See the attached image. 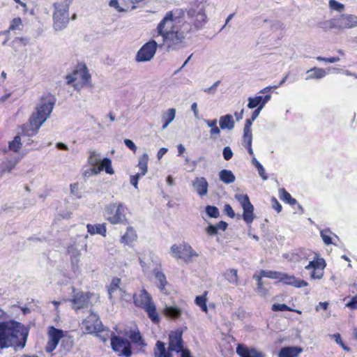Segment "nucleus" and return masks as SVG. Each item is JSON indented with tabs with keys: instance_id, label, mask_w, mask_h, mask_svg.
<instances>
[{
	"instance_id": "f257e3e1",
	"label": "nucleus",
	"mask_w": 357,
	"mask_h": 357,
	"mask_svg": "<svg viewBox=\"0 0 357 357\" xmlns=\"http://www.w3.org/2000/svg\"><path fill=\"white\" fill-rule=\"evenodd\" d=\"M29 334L28 329L20 322L9 320L0 322V348L11 347L24 348Z\"/></svg>"
},
{
	"instance_id": "f03ea898",
	"label": "nucleus",
	"mask_w": 357,
	"mask_h": 357,
	"mask_svg": "<svg viewBox=\"0 0 357 357\" xmlns=\"http://www.w3.org/2000/svg\"><path fill=\"white\" fill-rule=\"evenodd\" d=\"M55 99L53 97L43 98L36 107V112L29 118V125L33 134H36L41 126L47 120L53 111Z\"/></svg>"
},
{
	"instance_id": "7ed1b4c3",
	"label": "nucleus",
	"mask_w": 357,
	"mask_h": 357,
	"mask_svg": "<svg viewBox=\"0 0 357 357\" xmlns=\"http://www.w3.org/2000/svg\"><path fill=\"white\" fill-rule=\"evenodd\" d=\"M72 0H64L63 2L54 3L53 26L55 30L60 31L64 29L69 22V6Z\"/></svg>"
},
{
	"instance_id": "20e7f679",
	"label": "nucleus",
	"mask_w": 357,
	"mask_h": 357,
	"mask_svg": "<svg viewBox=\"0 0 357 357\" xmlns=\"http://www.w3.org/2000/svg\"><path fill=\"white\" fill-rule=\"evenodd\" d=\"M133 299L135 305L144 308L151 321L155 323L160 321L156 307L152 301L151 295L146 290L142 289L139 294H134Z\"/></svg>"
},
{
	"instance_id": "39448f33",
	"label": "nucleus",
	"mask_w": 357,
	"mask_h": 357,
	"mask_svg": "<svg viewBox=\"0 0 357 357\" xmlns=\"http://www.w3.org/2000/svg\"><path fill=\"white\" fill-rule=\"evenodd\" d=\"M82 329L85 333H96L103 342L109 338L108 333L103 335L99 334L105 331L104 326L98 316L93 312H90L89 315L82 321Z\"/></svg>"
},
{
	"instance_id": "423d86ee",
	"label": "nucleus",
	"mask_w": 357,
	"mask_h": 357,
	"mask_svg": "<svg viewBox=\"0 0 357 357\" xmlns=\"http://www.w3.org/2000/svg\"><path fill=\"white\" fill-rule=\"evenodd\" d=\"M325 24H327L326 27L330 29H353L357 27V16L351 14H342Z\"/></svg>"
},
{
	"instance_id": "0eeeda50",
	"label": "nucleus",
	"mask_w": 357,
	"mask_h": 357,
	"mask_svg": "<svg viewBox=\"0 0 357 357\" xmlns=\"http://www.w3.org/2000/svg\"><path fill=\"white\" fill-rule=\"evenodd\" d=\"M185 35L183 31L175 29L162 38V42L169 50H177L185 47Z\"/></svg>"
},
{
	"instance_id": "6e6552de",
	"label": "nucleus",
	"mask_w": 357,
	"mask_h": 357,
	"mask_svg": "<svg viewBox=\"0 0 357 357\" xmlns=\"http://www.w3.org/2000/svg\"><path fill=\"white\" fill-rule=\"evenodd\" d=\"M176 28L173 13L169 11L167 13L165 16L158 23L155 29L156 36H161L163 38Z\"/></svg>"
},
{
	"instance_id": "1a4fd4ad",
	"label": "nucleus",
	"mask_w": 357,
	"mask_h": 357,
	"mask_svg": "<svg viewBox=\"0 0 357 357\" xmlns=\"http://www.w3.org/2000/svg\"><path fill=\"white\" fill-rule=\"evenodd\" d=\"M158 44L154 40H151L145 43L137 52L136 61L138 62H146L151 61L155 54Z\"/></svg>"
},
{
	"instance_id": "9d476101",
	"label": "nucleus",
	"mask_w": 357,
	"mask_h": 357,
	"mask_svg": "<svg viewBox=\"0 0 357 357\" xmlns=\"http://www.w3.org/2000/svg\"><path fill=\"white\" fill-rule=\"evenodd\" d=\"M111 346L114 351L119 352L120 355L129 357L132 354L130 344L128 340L116 335L111 337Z\"/></svg>"
},
{
	"instance_id": "9b49d317",
	"label": "nucleus",
	"mask_w": 357,
	"mask_h": 357,
	"mask_svg": "<svg viewBox=\"0 0 357 357\" xmlns=\"http://www.w3.org/2000/svg\"><path fill=\"white\" fill-rule=\"evenodd\" d=\"M107 219L112 224L121 223L124 219L123 207L121 204H110L106 208Z\"/></svg>"
},
{
	"instance_id": "f8f14e48",
	"label": "nucleus",
	"mask_w": 357,
	"mask_h": 357,
	"mask_svg": "<svg viewBox=\"0 0 357 357\" xmlns=\"http://www.w3.org/2000/svg\"><path fill=\"white\" fill-rule=\"evenodd\" d=\"M63 337V331L57 329L54 326H50L48 331L49 340L45 347V351L47 353L53 351L57 347L60 340Z\"/></svg>"
},
{
	"instance_id": "ddd939ff",
	"label": "nucleus",
	"mask_w": 357,
	"mask_h": 357,
	"mask_svg": "<svg viewBox=\"0 0 357 357\" xmlns=\"http://www.w3.org/2000/svg\"><path fill=\"white\" fill-rule=\"evenodd\" d=\"M326 266L325 261L323 259L317 258L310 261L305 266V269H312L310 277L312 279H321L324 276V268Z\"/></svg>"
},
{
	"instance_id": "4468645a",
	"label": "nucleus",
	"mask_w": 357,
	"mask_h": 357,
	"mask_svg": "<svg viewBox=\"0 0 357 357\" xmlns=\"http://www.w3.org/2000/svg\"><path fill=\"white\" fill-rule=\"evenodd\" d=\"M183 342L182 339V331H172L169 335V351L181 352L183 350Z\"/></svg>"
},
{
	"instance_id": "2eb2a0df",
	"label": "nucleus",
	"mask_w": 357,
	"mask_h": 357,
	"mask_svg": "<svg viewBox=\"0 0 357 357\" xmlns=\"http://www.w3.org/2000/svg\"><path fill=\"white\" fill-rule=\"evenodd\" d=\"M90 298L91 294L78 292L74 294L70 301L72 303V307L75 310H78L88 307Z\"/></svg>"
},
{
	"instance_id": "dca6fc26",
	"label": "nucleus",
	"mask_w": 357,
	"mask_h": 357,
	"mask_svg": "<svg viewBox=\"0 0 357 357\" xmlns=\"http://www.w3.org/2000/svg\"><path fill=\"white\" fill-rule=\"evenodd\" d=\"M192 187L194 191L201 197L208 195V183L205 177H195L192 181Z\"/></svg>"
},
{
	"instance_id": "f3484780",
	"label": "nucleus",
	"mask_w": 357,
	"mask_h": 357,
	"mask_svg": "<svg viewBox=\"0 0 357 357\" xmlns=\"http://www.w3.org/2000/svg\"><path fill=\"white\" fill-rule=\"evenodd\" d=\"M187 15L188 17L195 19L194 25L197 29H201L206 22V15L203 10L196 12L191 9L188 11Z\"/></svg>"
},
{
	"instance_id": "a211bd4d",
	"label": "nucleus",
	"mask_w": 357,
	"mask_h": 357,
	"mask_svg": "<svg viewBox=\"0 0 357 357\" xmlns=\"http://www.w3.org/2000/svg\"><path fill=\"white\" fill-rule=\"evenodd\" d=\"M236 353L241 357H265L263 352L255 348H249L243 344H238L237 346Z\"/></svg>"
},
{
	"instance_id": "6ab92c4d",
	"label": "nucleus",
	"mask_w": 357,
	"mask_h": 357,
	"mask_svg": "<svg viewBox=\"0 0 357 357\" xmlns=\"http://www.w3.org/2000/svg\"><path fill=\"white\" fill-rule=\"evenodd\" d=\"M280 281L286 284L291 285L297 288L307 287L308 285V283L305 280L296 278L294 275H289L282 273L280 276Z\"/></svg>"
},
{
	"instance_id": "aec40b11",
	"label": "nucleus",
	"mask_w": 357,
	"mask_h": 357,
	"mask_svg": "<svg viewBox=\"0 0 357 357\" xmlns=\"http://www.w3.org/2000/svg\"><path fill=\"white\" fill-rule=\"evenodd\" d=\"M182 250L183 252L181 259H182L185 263L192 262L194 257L199 256L198 253L195 252L188 244L183 243Z\"/></svg>"
},
{
	"instance_id": "412c9836",
	"label": "nucleus",
	"mask_w": 357,
	"mask_h": 357,
	"mask_svg": "<svg viewBox=\"0 0 357 357\" xmlns=\"http://www.w3.org/2000/svg\"><path fill=\"white\" fill-rule=\"evenodd\" d=\"M303 352V349L298 347H286L282 348L278 357H296Z\"/></svg>"
},
{
	"instance_id": "4be33fe9",
	"label": "nucleus",
	"mask_w": 357,
	"mask_h": 357,
	"mask_svg": "<svg viewBox=\"0 0 357 357\" xmlns=\"http://www.w3.org/2000/svg\"><path fill=\"white\" fill-rule=\"evenodd\" d=\"M88 233L91 235L94 234H100L102 236H106L107 229L105 227V224H96V225H91L88 224L86 225Z\"/></svg>"
},
{
	"instance_id": "5701e85b",
	"label": "nucleus",
	"mask_w": 357,
	"mask_h": 357,
	"mask_svg": "<svg viewBox=\"0 0 357 357\" xmlns=\"http://www.w3.org/2000/svg\"><path fill=\"white\" fill-rule=\"evenodd\" d=\"M163 312L167 317L173 319L179 318L183 314V310L177 306L165 305Z\"/></svg>"
},
{
	"instance_id": "b1692460",
	"label": "nucleus",
	"mask_w": 357,
	"mask_h": 357,
	"mask_svg": "<svg viewBox=\"0 0 357 357\" xmlns=\"http://www.w3.org/2000/svg\"><path fill=\"white\" fill-rule=\"evenodd\" d=\"M219 123L222 130L227 129L231 130L234 128V121L231 114L222 116L219 119Z\"/></svg>"
},
{
	"instance_id": "393cba45",
	"label": "nucleus",
	"mask_w": 357,
	"mask_h": 357,
	"mask_svg": "<svg viewBox=\"0 0 357 357\" xmlns=\"http://www.w3.org/2000/svg\"><path fill=\"white\" fill-rule=\"evenodd\" d=\"M176 116V109L169 108L162 114V121H163L162 129H166L168 126L174 121Z\"/></svg>"
},
{
	"instance_id": "a878e982",
	"label": "nucleus",
	"mask_w": 357,
	"mask_h": 357,
	"mask_svg": "<svg viewBox=\"0 0 357 357\" xmlns=\"http://www.w3.org/2000/svg\"><path fill=\"white\" fill-rule=\"evenodd\" d=\"M242 208L243 209V220L248 224L252 223L255 218L253 205L251 203H250Z\"/></svg>"
},
{
	"instance_id": "bb28decb",
	"label": "nucleus",
	"mask_w": 357,
	"mask_h": 357,
	"mask_svg": "<svg viewBox=\"0 0 357 357\" xmlns=\"http://www.w3.org/2000/svg\"><path fill=\"white\" fill-rule=\"evenodd\" d=\"M220 180L225 184L233 183L236 180V176L231 170L222 169L219 172Z\"/></svg>"
},
{
	"instance_id": "cd10ccee",
	"label": "nucleus",
	"mask_w": 357,
	"mask_h": 357,
	"mask_svg": "<svg viewBox=\"0 0 357 357\" xmlns=\"http://www.w3.org/2000/svg\"><path fill=\"white\" fill-rule=\"evenodd\" d=\"M154 354L155 357H172L171 351L166 350L165 343L158 341L155 345Z\"/></svg>"
},
{
	"instance_id": "c85d7f7f",
	"label": "nucleus",
	"mask_w": 357,
	"mask_h": 357,
	"mask_svg": "<svg viewBox=\"0 0 357 357\" xmlns=\"http://www.w3.org/2000/svg\"><path fill=\"white\" fill-rule=\"evenodd\" d=\"M136 238L137 234L135 231L132 227H128L126 234L121 238V242L129 245L132 243Z\"/></svg>"
},
{
	"instance_id": "c756f323",
	"label": "nucleus",
	"mask_w": 357,
	"mask_h": 357,
	"mask_svg": "<svg viewBox=\"0 0 357 357\" xmlns=\"http://www.w3.org/2000/svg\"><path fill=\"white\" fill-rule=\"evenodd\" d=\"M148 162L149 155L147 153H144L142 156L139 157L137 167L140 169L141 172L139 173L141 176H144L148 171Z\"/></svg>"
},
{
	"instance_id": "7c9ffc66",
	"label": "nucleus",
	"mask_w": 357,
	"mask_h": 357,
	"mask_svg": "<svg viewBox=\"0 0 357 357\" xmlns=\"http://www.w3.org/2000/svg\"><path fill=\"white\" fill-rule=\"evenodd\" d=\"M98 172L100 173L102 170H105L107 174H113L114 173V169L112 167V162L110 159L105 158L102 160L100 165L97 167Z\"/></svg>"
},
{
	"instance_id": "2f4dec72",
	"label": "nucleus",
	"mask_w": 357,
	"mask_h": 357,
	"mask_svg": "<svg viewBox=\"0 0 357 357\" xmlns=\"http://www.w3.org/2000/svg\"><path fill=\"white\" fill-rule=\"evenodd\" d=\"M225 278L227 282L235 286L238 285V278L236 269H228L224 274Z\"/></svg>"
},
{
	"instance_id": "473e14b6",
	"label": "nucleus",
	"mask_w": 357,
	"mask_h": 357,
	"mask_svg": "<svg viewBox=\"0 0 357 357\" xmlns=\"http://www.w3.org/2000/svg\"><path fill=\"white\" fill-rule=\"evenodd\" d=\"M154 275L158 282V287L160 289V291H164L165 290V286L167 284L165 274L159 270L155 269Z\"/></svg>"
},
{
	"instance_id": "72a5a7b5",
	"label": "nucleus",
	"mask_w": 357,
	"mask_h": 357,
	"mask_svg": "<svg viewBox=\"0 0 357 357\" xmlns=\"http://www.w3.org/2000/svg\"><path fill=\"white\" fill-rule=\"evenodd\" d=\"M126 335L129 337L133 343L144 345L142 337L138 330L130 331L129 333H126Z\"/></svg>"
},
{
	"instance_id": "f704fd0d",
	"label": "nucleus",
	"mask_w": 357,
	"mask_h": 357,
	"mask_svg": "<svg viewBox=\"0 0 357 357\" xmlns=\"http://www.w3.org/2000/svg\"><path fill=\"white\" fill-rule=\"evenodd\" d=\"M88 161L92 167H98L102 161L101 156L96 151H90Z\"/></svg>"
},
{
	"instance_id": "c9c22d12",
	"label": "nucleus",
	"mask_w": 357,
	"mask_h": 357,
	"mask_svg": "<svg viewBox=\"0 0 357 357\" xmlns=\"http://www.w3.org/2000/svg\"><path fill=\"white\" fill-rule=\"evenodd\" d=\"M77 79H80L82 80V85H84L88 83L91 78V75H89L86 66H84L79 70H77Z\"/></svg>"
},
{
	"instance_id": "e433bc0d",
	"label": "nucleus",
	"mask_w": 357,
	"mask_h": 357,
	"mask_svg": "<svg viewBox=\"0 0 357 357\" xmlns=\"http://www.w3.org/2000/svg\"><path fill=\"white\" fill-rule=\"evenodd\" d=\"M22 146L21 137L20 136L17 135L12 141L9 142L8 149L17 153L21 149Z\"/></svg>"
},
{
	"instance_id": "4c0bfd02",
	"label": "nucleus",
	"mask_w": 357,
	"mask_h": 357,
	"mask_svg": "<svg viewBox=\"0 0 357 357\" xmlns=\"http://www.w3.org/2000/svg\"><path fill=\"white\" fill-rule=\"evenodd\" d=\"M262 277L263 276L261 275V273H259V275H253V278L255 279L257 282V291L258 294H259L261 296H266L267 295L268 291L263 287V281L261 280Z\"/></svg>"
},
{
	"instance_id": "58836bf2",
	"label": "nucleus",
	"mask_w": 357,
	"mask_h": 357,
	"mask_svg": "<svg viewBox=\"0 0 357 357\" xmlns=\"http://www.w3.org/2000/svg\"><path fill=\"white\" fill-rule=\"evenodd\" d=\"M312 73L307 79H320L326 75V71L322 68H313L307 71V73Z\"/></svg>"
},
{
	"instance_id": "ea45409f",
	"label": "nucleus",
	"mask_w": 357,
	"mask_h": 357,
	"mask_svg": "<svg viewBox=\"0 0 357 357\" xmlns=\"http://www.w3.org/2000/svg\"><path fill=\"white\" fill-rule=\"evenodd\" d=\"M206 294L207 291H205L204 294L202 296H197L195 298V303L199 306L202 311L207 312H208V307L206 305Z\"/></svg>"
},
{
	"instance_id": "a19ab883",
	"label": "nucleus",
	"mask_w": 357,
	"mask_h": 357,
	"mask_svg": "<svg viewBox=\"0 0 357 357\" xmlns=\"http://www.w3.org/2000/svg\"><path fill=\"white\" fill-rule=\"evenodd\" d=\"M183 244H181L179 245L176 244H174L170 248V252L171 254L175 257L176 259H181V255H182V250Z\"/></svg>"
},
{
	"instance_id": "79ce46f5",
	"label": "nucleus",
	"mask_w": 357,
	"mask_h": 357,
	"mask_svg": "<svg viewBox=\"0 0 357 357\" xmlns=\"http://www.w3.org/2000/svg\"><path fill=\"white\" fill-rule=\"evenodd\" d=\"M252 164L257 167V169L258 170V173H259V176L261 177V178L264 181H266L268 179V176H266V174L265 173V169H264L261 164L255 158H254L252 160Z\"/></svg>"
},
{
	"instance_id": "37998d69",
	"label": "nucleus",
	"mask_w": 357,
	"mask_h": 357,
	"mask_svg": "<svg viewBox=\"0 0 357 357\" xmlns=\"http://www.w3.org/2000/svg\"><path fill=\"white\" fill-rule=\"evenodd\" d=\"M260 273L263 277L271 278V279H280V276L282 275L281 272L272 271L262 270Z\"/></svg>"
},
{
	"instance_id": "c03bdc74",
	"label": "nucleus",
	"mask_w": 357,
	"mask_h": 357,
	"mask_svg": "<svg viewBox=\"0 0 357 357\" xmlns=\"http://www.w3.org/2000/svg\"><path fill=\"white\" fill-rule=\"evenodd\" d=\"M262 96H256L255 98H248V107L250 109H254L261 104Z\"/></svg>"
},
{
	"instance_id": "a18cd8bd",
	"label": "nucleus",
	"mask_w": 357,
	"mask_h": 357,
	"mask_svg": "<svg viewBox=\"0 0 357 357\" xmlns=\"http://www.w3.org/2000/svg\"><path fill=\"white\" fill-rule=\"evenodd\" d=\"M272 310L273 311H295L297 313L301 314V311L300 310H294L291 308H290L289 306H287L286 304H280V303H275L272 305Z\"/></svg>"
},
{
	"instance_id": "49530a36",
	"label": "nucleus",
	"mask_w": 357,
	"mask_h": 357,
	"mask_svg": "<svg viewBox=\"0 0 357 357\" xmlns=\"http://www.w3.org/2000/svg\"><path fill=\"white\" fill-rule=\"evenodd\" d=\"M280 198L285 201L287 203H289L291 205H294L296 203V200L292 198L290 194L287 192L284 189H282L280 190Z\"/></svg>"
},
{
	"instance_id": "de8ad7c7",
	"label": "nucleus",
	"mask_w": 357,
	"mask_h": 357,
	"mask_svg": "<svg viewBox=\"0 0 357 357\" xmlns=\"http://www.w3.org/2000/svg\"><path fill=\"white\" fill-rule=\"evenodd\" d=\"M206 213L211 218H218L220 215L218 208L213 206H207L206 207Z\"/></svg>"
},
{
	"instance_id": "09e8293b",
	"label": "nucleus",
	"mask_w": 357,
	"mask_h": 357,
	"mask_svg": "<svg viewBox=\"0 0 357 357\" xmlns=\"http://www.w3.org/2000/svg\"><path fill=\"white\" fill-rule=\"evenodd\" d=\"M18 160L14 161L10 159L8 160L6 162L3 163V167L1 170H4L5 172H11L13 169H15Z\"/></svg>"
},
{
	"instance_id": "8fccbe9b",
	"label": "nucleus",
	"mask_w": 357,
	"mask_h": 357,
	"mask_svg": "<svg viewBox=\"0 0 357 357\" xmlns=\"http://www.w3.org/2000/svg\"><path fill=\"white\" fill-rule=\"evenodd\" d=\"M22 26V20L20 17H15L12 20L9 26V31L20 30Z\"/></svg>"
},
{
	"instance_id": "3c124183",
	"label": "nucleus",
	"mask_w": 357,
	"mask_h": 357,
	"mask_svg": "<svg viewBox=\"0 0 357 357\" xmlns=\"http://www.w3.org/2000/svg\"><path fill=\"white\" fill-rule=\"evenodd\" d=\"M329 6L331 8L340 13L344 10V5L335 0H330Z\"/></svg>"
},
{
	"instance_id": "603ef678",
	"label": "nucleus",
	"mask_w": 357,
	"mask_h": 357,
	"mask_svg": "<svg viewBox=\"0 0 357 357\" xmlns=\"http://www.w3.org/2000/svg\"><path fill=\"white\" fill-rule=\"evenodd\" d=\"M235 199L238 200L241 206L243 207L245 205L251 203L250 202L249 197L247 195H243V194H236L235 195Z\"/></svg>"
},
{
	"instance_id": "864d4df0",
	"label": "nucleus",
	"mask_w": 357,
	"mask_h": 357,
	"mask_svg": "<svg viewBox=\"0 0 357 357\" xmlns=\"http://www.w3.org/2000/svg\"><path fill=\"white\" fill-rule=\"evenodd\" d=\"M235 199L238 200L241 206L243 207L245 205L251 203L250 202L249 197L247 195H243V194H236L235 195Z\"/></svg>"
},
{
	"instance_id": "5fc2aeb1",
	"label": "nucleus",
	"mask_w": 357,
	"mask_h": 357,
	"mask_svg": "<svg viewBox=\"0 0 357 357\" xmlns=\"http://www.w3.org/2000/svg\"><path fill=\"white\" fill-rule=\"evenodd\" d=\"M120 283L121 280L119 278H115L112 280L110 287L108 289V292L110 297L112 296V294L119 288Z\"/></svg>"
},
{
	"instance_id": "6e6d98bb",
	"label": "nucleus",
	"mask_w": 357,
	"mask_h": 357,
	"mask_svg": "<svg viewBox=\"0 0 357 357\" xmlns=\"http://www.w3.org/2000/svg\"><path fill=\"white\" fill-rule=\"evenodd\" d=\"M243 139L248 146H251L252 140V135L251 129L243 128Z\"/></svg>"
},
{
	"instance_id": "4d7b16f0",
	"label": "nucleus",
	"mask_w": 357,
	"mask_h": 357,
	"mask_svg": "<svg viewBox=\"0 0 357 357\" xmlns=\"http://www.w3.org/2000/svg\"><path fill=\"white\" fill-rule=\"evenodd\" d=\"M333 337L335 339L336 343L342 347V348L345 351H349V349L347 347L342 340L341 336L339 333H335L333 335Z\"/></svg>"
},
{
	"instance_id": "13d9d810",
	"label": "nucleus",
	"mask_w": 357,
	"mask_h": 357,
	"mask_svg": "<svg viewBox=\"0 0 357 357\" xmlns=\"http://www.w3.org/2000/svg\"><path fill=\"white\" fill-rule=\"evenodd\" d=\"M222 155L225 160H229L233 156V151L229 146H225L223 149Z\"/></svg>"
},
{
	"instance_id": "bf43d9fd",
	"label": "nucleus",
	"mask_w": 357,
	"mask_h": 357,
	"mask_svg": "<svg viewBox=\"0 0 357 357\" xmlns=\"http://www.w3.org/2000/svg\"><path fill=\"white\" fill-rule=\"evenodd\" d=\"M98 174H99V172H98L97 167H91V168L86 169L84 172L83 176L84 177H90Z\"/></svg>"
},
{
	"instance_id": "052dcab7",
	"label": "nucleus",
	"mask_w": 357,
	"mask_h": 357,
	"mask_svg": "<svg viewBox=\"0 0 357 357\" xmlns=\"http://www.w3.org/2000/svg\"><path fill=\"white\" fill-rule=\"evenodd\" d=\"M220 83V80L216 81L211 86L204 89V91L205 93H207L209 94H215V91H216V89Z\"/></svg>"
},
{
	"instance_id": "680f3d73",
	"label": "nucleus",
	"mask_w": 357,
	"mask_h": 357,
	"mask_svg": "<svg viewBox=\"0 0 357 357\" xmlns=\"http://www.w3.org/2000/svg\"><path fill=\"white\" fill-rule=\"evenodd\" d=\"M316 59L319 61H326L331 63L337 62L340 60L339 57L324 58L322 56H317Z\"/></svg>"
},
{
	"instance_id": "e2e57ef3",
	"label": "nucleus",
	"mask_w": 357,
	"mask_h": 357,
	"mask_svg": "<svg viewBox=\"0 0 357 357\" xmlns=\"http://www.w3.org/2000/svg\"><path fill=\"white\" fill-rule=\"evenodd\" d=\"M70 193L77 198H80L81 195L78 192L79 185L78 183L71 184L70 186Z\"/></svg>"
},
{
	"instance_id": "0e129e2a",
	"label": "nucleus",
	"mask_w": 357,
	"mask_h": 357,
	"mask_svg": "<svg viewBox=\"0 0 357 357\" xmlns=\"http://www.w3.org/2000/svg\"><path fill=\"white\" fill-rule=\"evenodd\" d=\"M225 213L231 218H234L235 216L234 211L229 204H225L224 208Z\"/></svg>"
},
{
	"instance_id": "69168bd1",
	"label": "nucleus",
	"mask_w": 357,
	"mask_h": 357,
	"mask_svg": "<svg viewBox=\"0 0 357 357\" xmlns=\"http://www.w3.org/2000/svg\"><path fill=\"white\" fill-rule=\"evenodd\" d=\"M206 231L210 236H214L218 234V227L215 225H210L206 228Z\"/></svg>"
},
{
	"instance_id": "338daca9",
	"label": "nucleus",
	"mask_w": 357,
	"mask_h": 357,
	"mask_svg": "<svg viewBox=\"0 0 357 357\" xmlns=\"http://www.w3.org/2000/svg\"><path fill=\"white\" fill-rule=\"evenodd\" d=\"M124 144H126V146L128 148H129L130 150H132L134 153L136 152L137 146L131 139H124Z\"/></svg>"
},
{
	"instance_id": "774afa93",
	"label": "nucleus",
	"mask_w": 357,
	"mask_h": 357,
	"mask_svg": "<svg viewBox=\"0 0 357 357\" xmlns=\"http://www.w3.org/2000/svg\"><path fill=\"white\" fill-rule=\"evenodd\" d=\"M346 305L351 309L357 310V296H354Z\"/></svg>"
}]
</instances>
